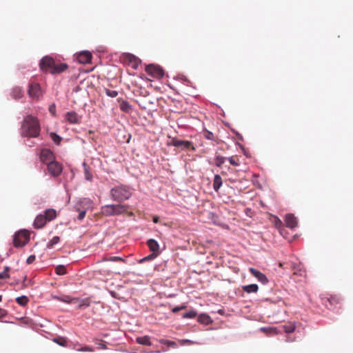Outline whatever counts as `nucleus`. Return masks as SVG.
<instances>
[{
  "label": "nucleus",
  "mask_w": 353,
  "mask_h": 353,
  "mask_svg": "<svg viewBox=\"0 0 353 353\" xmlns=\"http://www.w3.org/2000/svg\"><path fill=\"white\" fill-rule=\"evenodd\" d=\"M41 161L48 165L50 161H53V153L48 149L43 150L40 155Z\"/></svg>",
  "instance_id": "obj_14"
},
{
  "label": "nucleus",
  "mask_w": 353,
  "mask_h": 353,
  "mask_svg": "<svg viewBox=\"0 0 353 353\" xmlns=\"http://www.w3.org/2000/svg\"><path fill=\"white\" fill-rule=\"evenodd\" d=\"M8 314L6 310L0 307V319L5 317Z\"/></svg>",
  "instance_id": "obj_47"
},
{
  "label": "nucleus",
  "mask_w": 353,
  "mask_h": 353,
  "mask_svg": "<svg viewBox=\"0 0 353 353\" xmlns=\"http://www.w3.org/2000/svg\"><path fill=\"white\" fill-rule=\"evenodd\" d=\"M285 221L286 226L290 228H294L297 226V219L292 214H288L285 216Z\"/></svg>",
  "instance_id": "obj_16"
},
{
  "label": "nucleus",
  "mask_w": 353,
  "mask_h": 353,
  "mask_svg": "<svg viewBox=\"0 0 353 353\" xmlns=\"http://www.w3.org/2000/svg\"><path fill=\"white\" fill-rule=\"evenodd\" d=\"M54 60L50 57H44L41 59L39 63V66L41 70L49 71L52 70L54 64Z\"/></svg>",
  "instance_id": "obj_9"
},
{
  "label": "nucleus",
  "mask_w": 353,
  "mask_h": 353,
  "mask_svg": "<svg viewBox=\"0 0 353 353\" xmlns=\"http://www.w3.org/2000/svg\"><path fill=\"white\" fill-rule=\"evenodd\" d=\"M77 350L81 352H93L94 349L90 346H84L81 347L80 349H78Z\"/></svg>",
  "instance_id": "obj_44"
},
{
  "label": "nucleus",
  "mask_w": 353,
  "mask_h": 353,
  "mask_svg": "<svg viewBox=\"0 0 353 353\" xmlns=\"http://www.w3.org/2000/svg\"><path fill=\"white\" fill-rule=\"evenodd\" d=\"M2 301V296L0 295V302Z\"/></svg>",
  "instance_id": "obj_56"
},
{
  "label": "nucleus",
  "mask_w": 353,
  "mask_h": 353,
  "mask_svg": "<svg viewBox=\"0 0 353 353\" xmlns=\"http://www.w3.org/2000/svg\"><path fill=\"white\" fill-rule=\"evenodd\" d=\"M109 260L113 261H123V259L119 256H113L111 257Z\"/></svg>",
  "instance_id": "obj_50"
},
{
  "label": "nucleus",
  "mask_w": 353,
  "mask_h": 353,
  "mask_svg": "<svg viewBox=\"0 0 353 353\" xmlns=\"http://www.w3.org/2000/svg\"><path fill=\"white\" fill-rule=\"evenodd\" d=\"M35 260V256L34 255H30L26 260V262L28 264H30L33 263Z\"/></svg>",
  "instance_id": "obj_48"
},
{
  "label": "nucleus",
  "mask_w": 353,
  "mask_h": 353,
  "mask_svg": "<svg viewBox=\"0 0 353 353\" xmlns=\"http://www.w3.org/2000/svg\"><path fill=\"white\" fill-rule=\"evenodd\" d=\"M59 300H61L63 302H65L67 303H72V304L77 303V302H79V299L70 298L68 296H64L61 297V299H59Z\"/></svg>",
  "instance_id": "obj_28"
},
{
  "label": "nucleus",
  "mask_w": 353,
  "mask_h": 353,
  "mask_svg": "<svg viewBox=\"0 0 353 353\" xmlns=\"http://www.w3.org/2000/svg\"><path fill=\"white\" fill-rule=\"evenodd\" d=\"M159 218L158 216H154L153 217V221L154 223H157L159 222Z\"/></svg>",
  "instance_id": "obj_53"
},
{
  "label": "nucleus",
  "mask_w": 353,
  "mask_h": 353,
  "mask_svg": "<svg viewBox=\"0 0 353 353\" xmlns=\"http://www.w3.org/2000/svg\"><path fill=\"white\" fill-rule=\"evenodd\" d=\"M282 225V222L280 219H276V221H275V225L276 227H279Z\"/></svg>",
  "instance_id": "obj_52"
},
{
  "label": "nucleus",
  "mask_w": 353,
  "mask_h": 353,
  "mask_svg": "<svg viewBox=\"0 0 353 353\" xmlns=\"http://www.w3.org/2000/svg\"><path fill=\"white\" fill-rule=\"evenodd\" d=\"M50 138L52 139V141L57 144V145H59L61 141V139L62 138L59 136L58 134H57L56 133L54 132H51L50 134Z\"/></svg>",
  "instance_id": "obj_33"
},
{
  "label": "nucleus",
  "mask_w": 353,
  "mask_h": 353,
  "mask_svg": "<svg viewBox=\"0 0 353 353\" xmlns=\"http://www.w3.org/2000/svg\"><path fill=\"white\" fill-rule=\"evenodd\" d=\"M243 290L248 294L256 293L259 290V287L256 284H250L242 286Z\"/></svg>",
  "instance_id": "obj_22"
},
{
  "label": "nucleus",
  "mask_w": 353,
  "mask_h": 353,
  "mask_svg": "<svg viewBox=\"0 0 353 353\" xmlns=\"http://www.w3.org/2000/svg\"><path fill=\"white\" fill-rule=\"evenodd\" d=\"M185 308V305H181V306H178V307H174L172 311V312L174 313H176L178 312L179 311L181 310H183Z\"/></svg>",
  "instance_id": "obj_46"
},
{
  "label": "nucleus",
  "mask_w": 353,
  "mask_h": 353,
  "mask_svg": "<svg viewBox=\"0 0 353 353\" xmlns=\"http://www.w3.org/2000/svg\"><path fill=\"white\" fill-rule=\"evenodd\" d=\"M59 241V236H54L51 241L48 244V248H52L54 245L57 244Z\"/></svg>",
  "instance_id": "obj_41"
},
{
  "label": "nucleus",
  "mask_w": 353,
  "mask_h": 353,
  "mask_svg": "<svg viewBox=\"0 0 353 353\" xmlns=\"http://www.w3.org/2000/svg\"><path fill=\"white\" fill-rule=\"evenodd\" d=\"M145 72L151 77L157 79H161L164 75L163 69L160 66L154 64L147 65Z\"/></svg>",
  "instance_id": "obj_6"
},
{
  "label": "nucleus",
  "mask_w": 353,
  "mask_h": 353,
  "mask_svg": "<svg viewBox=\"0 0 353 353\" xmlns=\"http://www.w3.org/2000/svg\"><path fill=\"white\" fill-rule=\"evenodd\" d=\"M137 343L144 345L150 346L152 345L150 342V338L149 336H139L136 339Z\"/></svg>",
  "instance_id": "obj_24"
},
{
  "label": "nucleus",
  "mask_w": 353,
  "mask_h": 353,
  "mask_svg": "<svg viewBox=\"0 0 353 353\" xmlns=\"http://www.w3.org/2000/svg\"><path fill=\"white\" fill-rule=\"evenodd\" d=\"M11 95L15 99H21L23 96V90L21 88L16 86L12 88Z\"/></svg>",
  "instance_id": "obj_21"
},
{
  "label": "nucleus",
  "mask_w": 353,
  "mask_h": 353,
  "mask_svg": "<svg viewBox=\"0 0 353 353\" xmlns=\"http://www.w3.org/2000/svg\"><path fill=\"white\" fill-rule=\"evenodd\" d=\"M148 94V92L145 91V93L143 94V96H147Z\"/></svg>",
  "instance_id": "obj_55"
},
{
  "label": "nucleus",
  "mask_w": 353,
  "mask_h": 353,
  "mask_svg": "<svg viewBox=\"0 0 353 353\" xmlns=\"http://www.w3.org/2000/svg\"><path fill=\"white\" fill-rule=\"evenodd\" d=\"M76 304H78L79 308L87 307L90 305V301L89 299H85L82 300L79 299V302H77Z\"/></svg>",
  "instance_id": "obj_30"
},
{
  "label": "nucleus",
  "mask_w": 353,
  "mask_h": 353,
  "mask_svg": "<svg viewBox=\"0 0 353 353\" xmlns=\"http://www.w3.org/2000/svg\"><path fill=\"white\" fill-rule=\"evenodd\" d=\"M10 268L8 267H6L2 272H0V279H6L9 277V272Z\"/></svg>",
  "instance_id": "obj_42"
},
{
  "label": "nucleus",
  "mask_w": 353,
  "mask_h": 353,
  "mask_svg": "<svg viewBox=\"0 0 353 353\" xmlns=\"http://www.w3.org/2000/svg\"><path fill=\"white\" fill-rule=\"evenodd\" d=\"M295 325L292 323L283 325V329L286 333H292L295 330Z\"/></svg>",
  "instance_id": "obj_32"
},
{
  "label": "nucleus",
  "mask_w": 353,
  "mask_h": 353,
  "mask_svg": "<svg viewBox=\"0 0 353 353\" xmlns=\"http://www.w3.org/2000/svg\"><path fill=\"white\" fill-rule=\"evenodd\" d=\"M203 136L207 139L212 140V141L214 140V134L212 132L208 131L207 130H205L204 131Z\"/></svg>",
  "instance_id": "obj_40"
},
{
  "label": "nucleus",
  "mask_w": 353,
  "mask_h": 353,
  "mask_svg": "<svg viewBox=\"0 0 353 353\" xmlns=\"http://www.w3.org/2000/svg\"><path fill=\"white\" fill-rule=\"evenodd\" d=\"M83 170H84L85 179L87 181H92V174L90 172V167L85 163H83Z\"/></svg>",
  "instance_id": "obj_26"
},
{
  "label": "nucleus",
  "mask_w": 353,
  "mask_h": 353,
  "mask_svg": "<svg viewBox=\"0 0 353 353\" xmlns=\"http://www.w3.org/2000/svg\"><path fill=\"white\" fill-rule=\"evenodd\" d=\"M147 245L152 252L159 254V245L156 240L152 239H149L147 241Z\"/></svg>",
  "instance_id": "obj_18"
},
{
  "label": "nucleus",
  "mask_w": 353,
  "mask_h": 353,
  "mask_svg": "<svg viewBox=\"0 0 353 353\" xmlns=\"http://www.w3.org/2000/svg\"><path fill=\"white\" fill-rule=\"evenodd\" d=\"M55 272L58 275H64L66 274V269L65 267L63 265H59L56 267L55 268Z\"/></svg>",
  "instance_id": "obj_34"
},
{
  "label": "nucleus",
  "mask_w": 353,
  "mask_h": 353,
  "mask_svg": "<svg viewBox=\"0 0 353 353\" xmlns=\"http://www.w3.org/2000/svg\"><path fill=\"white\" fill-rule=\"evenodd\" d=\"M159 341L160 343L166 345L168 347H174V348L177 347L176 343L172 341H169V340L162 339H160Z\"/></svg>",
  "instance_id": "obj_31"
},
{
  "label": "nucleus",
  "mask_w": 353,
  "mask_h": 353,
  "mask_svg": "<svg viewBox=\"0 0 353 353\" xmlns=\"http://www.w3.org/2000/svg\"><path fill=\"white\" fill-rule=\"evenodd\" d=\"M183 343H190V344L192 343L190 340H183Z\"/></svg>",
  "instance_id": "obj_54"
},
{
  "label": "nucleus",
  "mask_w": 353,
  "mask_h": 353,
  "mask_svg": "<svg viewBox=\"0 0 353 353\" xmlns=\"http://www.w3.org/2000/svg\"><path fill=\"white\" fill-rule=\"evenodd\" d=\"M225 160V157L220 155L216 156L214 159L216 165L217 167H221V165L224 163Z\"/></svg>",
  "instance_id": "obj_35"
},
{
  "label": "nucleus",
  "mask_w": 353,
  "mask_h": 353,
  "mask_svg": "<svg viewBox=\"0 0 353 353\" xmlns=\"http://www.w3.org/2000/svg\"><path fill=\"white\" fill-rule=\"evenodd\" d=\"M110 194L114 201L123 202L132 196V192L128 186L121 185L112 188L110 190Z\"/></svg>",
  "instance_id": "obj_2"
},
{
  "label": "nucleus",
  "mask_w": 353,
  "mask_h": 353,
  "mask_svg": "<svg viewBox=\"0 0 353 353\" xmlns=\"http://www.w3.org/2000/svg\"><path fill=\"white\" fill-rule=\"evenodd\" d=\"M53 341L63 347H65L67 345V339L63 336L54 338L53 339Z\"/></svg>",
  "instance_id": "obj_29"
},
{
  "label": "nucleus",
  "mask_w": 353,
  "mask_h": 353,
  "mask_svg": "<svg viewBox=\"0 0 353 353\" xmlns=\"http://www.w3.org/2000/svg\"><path fill=\"white\" fill-rule=\"evenodd\" d=\"M92 57V54L90 52L84 51L77 55V59L80 63L86 64L91 61Z\"/></svg>",
  "instance_id": "obj_13"
},
{
  "label": "nucleus",
  "mask_w": 353,
  "mask_h": 353,
  "mask_svg": "<svg viewBox=\"0 0 353 353\" xmlns=\"http://www.w3.org/2000/svg\"><path fill=\"white\" fill-rule=\"evenodd\" d=\"M196 316V312L194 310H190L188 312H185L183 314V318L187 319H193Z\"/></svg>",
  "instance_id": "obj_39"
},
{
  "label": "nucleus",
  "mask_w": 353,
  "mask_h": 353,
  "mask_svg": "<svg viewBox=\"0 0 353 353\" xmlns=\"http://www.w3.org/2000/svg\"><path fill=\"white\" fill-rule=\"evenodd\" d=\"M85 213L86 212L85 210L80 211L78 215V219L79 220L83 219L85 216Z\"/></svg>",
  "instance_id": "obj_49"
},
{
  "label": "nucleus",
  "mask_w": 353,
  "mask_h": 353,
  "mask_svg": "<svg viewBox=\"0 0 353 353\" xmlns=\"http://www.w3.org/2000/svg\"><path fill=\"white\" fill-rule=\"evenodd\" d=\"M48 221H51L57 216V212L52 208L47 209L43 214Z\"/></svg>",
  "instance_id": "obj_20"
},
{
  "label": "nucleus",
  "mask_w": 353,
  "mask_h": 353,
  "mask_svg": "<svg viewBox=\"0 0 353 353\" xmlns=\"http://www.w3.org/2000/svg\"><path fill=\"white\" fill-rule=\"evenodd\" d=\"M171 145L181 148V149H188L191 150H195V148L194 147L192 142L189 141H183L177 139H172L171 141Z\"/></svg>",
  "instance_id": "obj_8"
},
{
  "label": "nucleus",
  "mask_w": 353,
  "mask_h": 353,
  "mask_svg": "<svg viewBox=\"0 0 353 353\" xmlns=\"http://www.w3.org/2000/svg\"><path fill=\"white\" fill-rule=\"evenodd\" d=\"M230 163L234 166H238L239 165L238 159L236 157H231L228 159Z\"/></svg>",
  "instance_id": "obj_43"
},
{
  "label": "nucleus",
  "mask_w": 353,
  "mask_h": 353,
  "mask_svg": "<svg viewBox=\"0 0 353 353\" xmlns=\"http://www.w3.org/2000/svg\"><path fill=\"white\" fill-rule=\"evenodd\" d=\"M47 169L53 176H58L62 172V165L57 161H53L48 163Z\"/></svg>",
  "instance_id": "obj_7"
},
{
  "label": "nucleus",
  "mask_w": 353,
  "mask_h": 353,
  "mask_svg": "<svg viewBox=\"0 0 353 353\" xmlns=\"http://www.w3.org/2000/svg\"><path fill=\"white\" fill-rule=\"evenodd\" d=\"M223 183L222 179L220 175L216 174L213 181V188L215 192H219Z\"/></svg>",
  "instance_id": "obj_23"
},
{
  "label": "nucleus",
  "mask_w": 353,
  "mask_h": 353,
  "mask_svg": "<svg viewBox=\"0 0 353 353\" xmlns=\"http://www.w3.org/2000/svg\"><path fill=\"white\" fill-rule=\"evenodd\" d=\"M105 93L110 97L114 98L118 95V92L113 90L105 88Z\"/></svg>",
  "instance_id": "obj_38"
},
{
  "label": "nucleus",
  "mask_w": 353,
  "mask_h": 353,
  "mask_svg": "<svg viewBox=\"0 0 353 353\" xmlns=\"http://www.w3.org/2000/svg\"><path fill=\"white\" fill-rule=\"evenodd\" d=\"M198 320L199 322H201L202 323L208 324L210 321V318L208 315L201 314L199 316Z\"/></svg>",
  "instance_id": "obj_37"
},
{
  "label": "nucleus",
  "mask_w": 353,
  "mask_h": 353,
  "mask_svg": "<svg viewBox=\"0 0 353 353\" xmlns=\"http://www.w3.org/2000/svg\"><path fill=\"white\" fill-rule=\"evenodd\" d=\"M249 272L252 274V276L256 278L258 281L262 283L263 284L268 283V279L267 276L261 272L256 270L254 268H250Z\"/></svg>",
  "instance_id": "obj_12"
},
{
  "label": "nucleus",
  "mask_w": 353,
  "mask_h": 353,
  "mask_svg": "<svg viewBox=\"0 0 353 353\" xmlns=\"http://www.w3.org/2000/svg\"><path fill=\"white\" fill-rule=\"evenodd\" d=\"M28 92L32 98H39L42 94L41 87L38 83L30 84Z\"/></svg>",
  "instance_id": "obj_10"
},
{
  "label": "nucleus",
  "mask_w": 353,
  "mask_h": 353,
  "mask_svg": "<svg viewBox=\"0 0 353 353\" xmlns=\"http://www.w3.org/2000/svg\"><path fill=\"white\" fill-rule=\"evenodd\" d=\"M158 256V253H152L150 254H149L148 256L141 259L140 261H139V263H143V262H145V261H150V260H153L157 256Z\"/></svg>",
  "instance_id": "obj_36"
},
{
  "label": "nucleus",
  "mask_w": 353,
  "mask_h": 353,
  "mask_svg": "<svg viewBox=\"0 0 353 353\" xmlns=\"http://www.w3.org/2000/svg\"><path fill=\"white\" fill-rule=\"evenodd\" d=\"M99 348L105 350L107 348L106 345L103 343H98Z\"/></svg>",
  "instance_id": "obj_51"
},
{
  "label": "nucleus",
  "mask_w": 353,
  "mask_h": 353,
  "mask_svg": "<svg viewBox=\"0 0 353 353\" xmlns=\"http://www.w3.org/2000/svg\"><path fill=\"white\" fill-rule=\"evenodd\" d=\"M68 68V65L66 63H59L56 64L54 63V67L52 70H50V73L55 74H59L61 72H63Z\"/></svg>",
  "instance_id": "obj_19"
},
{
  "label": "nucleus",
  "mask_w": 353,
  "mask_h": 353,
  "mask_svg": "<svg viewBox=\"0 0 353 353\" xmlns=\"http://www.w3.org/2000/svg\"><path fill=\"white\" fill-rule=\"evenodd\" d=\"M47 222L48 221L46 220V218H45V216L43 214H39L34 221L33 226L36 229H41L45 226Z\"/></svg>",
  "instance_id": "obj_15"
},
{
  "label": "nucleus",
  "mask_w": 353,
  "mask_h": 353,
  "mask_svg": "<svg viewBox=\"0 0 353 353\" xmlns=\"http://www.w3.org/2000/svg\"><path fill=\"white\" fill-rule=\"evenodd\" d=\"M40 133V125L37 118L28 115L21 125V134L24 137H37Z\"/></svg>",
  "instance_id": "obj_1"
},
{
  "label": "nucleus",
  "mask_w": 353,
  "mask_h": 353,
  "mask_svg": "<svg viewBox=\"0 0 353 353\" xmlns=\"http://www.w3.org/2000/svg\"><path fill=\"white\" fill-rule=\"evenodd\" d=\"M129 206L121 204L106 205L102 207V213L105 216H115L124 214L128 212Z\"/></svg>",
  "instance_id": "obj_3"
},
{
  "label": "nucleus",
  "mask_w": 353,
  "mask_h": 353,
  "mask_svg": "<svg viewBox=\"0 0 353 353\" xmlns=\"http://www.w3.org/2000/svg\"><path fill=\"white\" fill-rule=\"evenodd\" d=\"M322 304L328 309H332L341 303V299L337 295L329 294L321 297Z\"/></svg>",
  "instance_id": "obj_5"
},
{
  "label": "nucleus",
  "mask_w": 353,
  "mask_h": 353,
  "mask_svg": "<svg viewBox=\"0 0 353 353\" xmlns=\"http://www.w3.org/2000/svg\"><path fill=\"white\" fill-rule=\"evenodd\" d=\"M30 239V233L26 230H21L15 233L13 239L14 246L20 248L24 246Z\"/></svg>",
  "instance_id": "obj_4"
},
{
  "label": "nucleus",
  "mask_w": 353,
  "mask_h": 353,
  "mask_svg": "<svg viewBox=\"0 0 353 353\" xmlns=\"http://www.w3.org/2000/svg\"><path fill=\"white\" fill-rule=\"evenodd\" d=\"M17 303L21 305L26 306L29 302V299L26 296H19L16 299Z\"/></svg>",
  "instance_id": "obj_27"
},
{
  "label": "nucleus",
  "mask_w": 353,
  "mask_h": 353,
  "mask_svg": "<svg viewBox=\"0 0 353 353\" xmlns=\"http://www.w3.org/2000/svg\"><path fill=\"white\" fill-rule=\"evenodd\" d=\"M49 112L54 116L56 114V105L54 103H52L49 107Z\"/></svg>",
  "instance_id": "obj_45"
},
{
  "label": "nucleus",
  "mask_w": 353,
  "mask_h": 353,
  "mask_svg": "<svg viewBox=\"0 0 353 353\" xmlns=\"http://www.w3.org/2000/svg\"><path fill=\"white\" fill-rule=\"evenodd\" d=\"M65 119L70 123H79L80 117L74 112H70L65 114Z\"/></svg>",
  "instance_id": "obj_17"
},
{
  "label": "nucleus",
  "mask_w": 353,
  "mask_h": 353,
  "mask_svg": "<svg viewBox=\"0 0 353 353\" xmlns=\"http://www.w3.org/2000/svg\"><path fill=\"white\" fill-rule=\"evenodd\" d=\"M292 270L293 272L294 276H305V270L302 263H292Z\"/></svg>",
  "instance_id": "obj_11"
},
{
  "label": "nucleus",
  "mask_w": 353,
  "mask_h": 353,
  "mask_svg": "<svg viewBox=\"0 0 353 353\" xmlns=\"http://www.w3.org/2000/svg\"><path fill=\"white\" fill-rule=\"evenodd\" d=\"M120 109L124 112H130L132 111V105L127 101H122L120 103Z\"/></svg>",
  "instance_id": "obj_25"
}]
</instances>
